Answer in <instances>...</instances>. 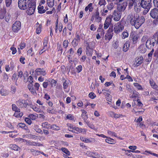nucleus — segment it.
<instances>
[{
	"instance_id": "nucleus-1",
	"label": "nucleus",
	"mask_w": 158,
	"mask_h": 158,
	"mask_svg": "<svg viewBox=\"0 0 158 158\" xmlns=\"http://www.w3.org/2000/svg\"><path fill=\"white\" fill-rule=\"evenodd\" d=\"M128 19L130 21L131 24L134 26L137 29L139 28L145 21L143 17H139L137 15L133 14H130L128 17Z\"/></svg>"
},
{
	"instance_id": "nucleus-2",
	"label": "nucleus",
	"mask_w": 158,
	"mask_h": 158,
	"mask_svg": "<svg viewBox=\"0 0 158 158\" xmlns=\"http://www.w3.org/2000/svg\"><path fill=\"white\" fill-rule=\"evenodd\" d=\"M128 4L129 9H131L134 6L135 11L137 13L141 10V7L139 6L140 0H125Z\"/></svg>"
},
{
	"instance_id": "nucleus-3",
	"label": "nucleus",
	"mask_w": 158,
	"mask_h": 158,
	"mask_svg": "<svg viewBox=\"0 0 158 158\" xmlns=\"http://www.w3.org/2000/svg\"><path fill=\"white\" fill-rule=\"evenodd\" d=\"M18 5L19 8L21 9L25 10L29 8V10L32 7L30 0H18Z\"/></svg>"
},
{
	"instance_id": "nucleus-4",
	"label": "nucleus",
	"mask_w": 158,
	"mask_h": 158,
	"mask_svg": "<svg viewBox=\"0 0 158 158\" xmlns=\"http://www.w3.org/2000/svg\"><path fill=\"white\" fill-rule=\"evenodd\" d=\"M124 25L122 23V21H121L114 24V31L115 33L119 34L124 29Z\"/></svg>"
},
{
	"instance_id": "nucleus-5",
	"label": "nucleus",
	"mask_w": 158,
	"mask_h": 158,
	"mask_svg": "<svg viewBox=\"0 0 158 158\" xmlns=\"http://www.w3.org/2000/svg\"><path fill=\"white\" fill-rule=\"evenodd\" d=\"M150 14L152 18L156 19L153 21L154 23L156 25H158V9L156 8L152 9Z\"/></svg>"
},
{
	"instance_id": "nucleus-6",
	"label": "nucleus",
	"mask_w": 158,
	"mask_h": 158,
	"mask_svg": "<svg viewBox=\"0 0 158 158\" xmlns=\"http://www.w3.org/2000/svg\"><path fill=\"white\" fill-rule=\"evenodd\" d=\"M122 13L119 11L114 10L112 15V18L113 20L117 22L121 19Z\"/></svg>"
},
{
	"instance_id": "nucleus-7",
	"label": "nucleus",
	"mask_w": 158,
	"mask_h": 158,
	"mask_svg": "<svg viewBox=\"0 0 158 158\" xmlns=\"http://www.w3.org/2000/svg\"><path fill=\"white\" fill-rule=\"evenodd\" d=\"M155 44H156V40L151 37L147 41L145 45L146 47L148 49H150L153 48Z\"/></svg>"
},
{
	"instance_id": "nucleus-8",
	"label": "nucleus",
	"mask_w": 158,
	"mask_h": 158,
	"mask_svg": "<svg viewBox=\"0 0 158 158\" xmlns=\"http://www.w3.org/2000/svg\"><path fill=\"white\" fill-rule=\"evenodd\" d=\"M21 23L19 21H16L13 24L12 29L14 32H17L21 29Z\"/></svg>"
},
{
	"instance_id": "nucleus-9",
	"label": "nucleus",
	"mask_w": 158,
	"mask_h": 158,
	"mask_svg": "<svg viewBox=\"0 0 158 158\" xmlns=\"http://www.w3.org/2000/svg\"><path fill=\"white\" fill-rule=\"evenodd\" d=\"M84 43L85 44L86 50L88 52L87 54L90 56H91L92 54V52H89V50L92 48V45L94 43L93 42H89L88 40L85 41L84 42Z\"/></svg>"
},
{
	"instance_id": "nucleus-10",
	"label": "nucleus",
	"mask_w": 158,
	"mask_h": 158,
	"mask_svg": "<svg viewBox=\"0 0 158 158\" xmlns=\"http://www.w3.org/2000/svg\"><path fill=\"white\" fill-rule=\"evenodd\" d=\"M139 6L143 8H147L148 9H150L152 6V3L150 2H148L146 1H145L140 0Z\"/></svg>"
},
{
	"instance_id": "nucleus-11",
	"label": "nucleus",
	"mask_w": 158,
	"mask_h": 158,
	"mask_svg": "<svg viewBox=\"0 0 158 158\" xmlns=\"http://www.w3.org/2000/svg\"><path fill=\"white\" fill-rule=\"evenodd\" d=\"M36 0H30L31 6H32L28 10V14L29 15L33 14L35 11L36 7Z\"/></svg>"
},
{
	"instance_id": "nucleus-12",
	"label": "nucleus",
	"mask_w": 158,
	"mask_h": 158,
	"mask_svg": "<svg viewBox=\"0 0 158 158\" xmlns=\"http://www.w3.org/2000/svg\"><path fill=\"white\" fill-rule=\"evenodd\" d=\"M113 30L112 28H109L108 30V32L105 35V39L108 42L110 41L113 36V33L112 32Z\"/></svg>"
},
{
	"instance_id": "nucleus-13",
	"label": "nucleus",
	"mask_w": 158,
	"mask_h": 158,
	"mask_svg": "<svg viewBox=\"0 0 158 158\" xmlns=\"http://www.w3.org/2000/svg\"><path fill=\"white\" fill-rule=\"evenodd\" d=\"M16 104L20 108L26 107L27 105L26 101L23 99H19L16 101Z\"/></svg>"
},
{
	"instance_id": "nucleus-14",
	"label": "nucleus",
	"mask_w": 158,
	"mask_h": 158,
	"mask_svg": "<svg viewBox=\"0 0 158 158\" xmlns=\"http://www.w3.org/2000/svg\"><path fill=\"white\" fill-rule=\"evenodd\" d=\"M95 19V21L97 23H99L101 22L102 18L100 16L98 9H97L96 10L95 12L93 15Z\"/></svg>"
},
{
	"instance_id": "nucleus-15",
	"label": "nucleus",
	"mask_w": 158,
	"mask_h": 158,
	"mask_svg": "<svg viewBox=\"0 0 158 158\" xmlns=\"http://www.w3.org/2000/svg\"><path fill=\"white\" fill-rule=\"evenodd\" d=\"M112 19L110 17L106 18V20L104 24V28L105 29H106L109 27L110 25L111 24Z\"/></svg>"
},
{
	"instance_id": "nucleus-16",
	"label": "nucleus",
	"mask_w": 158,
	"mask_h": 158,
	"mask_svg": "<svg viewBox=\"0 0 158 158\" xmlns=\"http://www.w3.org/2000/svg\"><path fill=\"white\" fill-rule=\"evenodd\" d=\"M127 4V2H124L122 4H120L118 6V10L120 11L121 12L124 11L125 10Z\"/></svg>"
},
{
	"instance_id": "nucleus-17",
	"label": "nucleus",
	"mask_w": 158,
	"mask_h": 158,
	"mask_svg": "<svg viewBox=\"0 0 158 158\" xmlns=\"http://www.w3.org/2000/svg\"><path fill=\"white\" fill-rule=\"evenodd\" d=\"M143 57L142 56H140L138 57L137 59H136L134 64L136 66H138L141 64L143 61Z\"/></svg>"
},
{
	"instance_id": "nucleus-18",
	"label": "nucleus",
	"mask_w": 158,
	"mask_h": 158,
	"mask_svg": "<svg viewBox=\"0 0 158 158\" xmlns=\"http://www.w3.org/2000/svg\"><path fill=\"white\" fill-rule=\"evenodd\" d=\"M17 127H18L21 128L22 129L25 130L27 133H29L30 132V131L28 127L26 125L23 123H20L18 124Z\"/></svg>"
},
{
	"instance_id": "nucleus-19",
	"label": "nucleus",
	"mask_w": 158,
	"mask_h": 158,
	"mask_svg": "<svg viewBox=\"0 0 158 158\" xmlns=\"http://www.w3.org/2000/svg\"><path fill=\"white\" fill-rule=\"evenodd\" d=\"M27 87L32 94L34 95H36L37 94V93L36 91H35V90L34 88L33 85L32 84H28L27 85Z\"/></svg>"
},
{
	"instance_id": "nucleus-20",
	"label": "nucleus",
	"mask_w": 158,
	"mask_h": 158,
	"mask_svg": "<svg viewBox=\"0 0 158 158\" xmlns=\"http://www.w3.org/2000/svg\"><path fill=\"white\" fill-rule=\"evenodd\" d=\"M151 87L158 92V86L153 80L149 81Z\"/></svg>"
},
{
	"instance_id": "nucleus-21",
	"label": "nucleus",
	"mask_w": 158,
	"mask_h": 158,
	"mask_svg": "<svg viewBox=\"0 0 158 158\" xmlns=\"http://www.w3.org/2000/svg\"><path fill=\"white\" fill-rule=\"evenodd\" d=\"M26 144L27 145L35 146H39L41 145V144L40 143H36L33 141H27L26 142Z\"/></svg>"
},
{
	"instance_id": "nucleus-22",
	"label": "nucleus",
	"mask_w": 158,
	"mask_h": 158,
	"mask_svg": "<svg viewBox=\"0 0 158 158\" xmlns=\"http://www.w3.org/2000/svg\"><path fill=\"white\" fill-rule=\"evenodd\" d=\"M48 81H49V85H51V87L55 86L57 82L56 81L54 80L53 79H48Z\"/></svg>"
},
{
	"instance_id": "nucleus-23",
	"label": "nucleus",
	"mask_w": 158,
	"mask_h": 158,
	"mask_svg": "<svg viewBox=\"0 0 158 158\" xmlns=\"http://www.w3.org/2000/svg\"><path fill=\"white\" fill-rule=\"evenodd\" d=\"M94 7L93 6V3H89L85 8V10L86 12L89 10V12H91L93 11Z\"/></svg>"
},
{
	"instance_id": "nucleus-24",
	"label": "nucleus",
	"mask_w": 158,
	"mask_h": 158,
	"mask_svg": "<svg viewBox=\"0 0 158 158\" xmlns=\"http://www.w3.org/2000/svg\"><path fill=\"white\" fill-rule=\"evenodd\" d=\"M139 51L142 53H144L146 51V49L145 47V45L143 44H141L139 47Z\"/></svg>"
},
{
	"instance_id": "nucleus-25",
	"label": "nucleus",
	"mask_w": 158,
	"mask_h": 158,
	"mask_svg": "<svg viewBox=\"0 0 158 158\" xmlns=\"http://www.w3.org/2000/svg\"><path fill=\"white\" fill-rule=\"evenodd\" d=\"M85 130V129H83L81 128H80L78 127H75L74 130H72V132L78 134L83 132V130Z\"/></svg>"
},
{
	"instance_id": "nucleus-26",
	"label": "nucleus",
	"mask_w": 158,
	"mask_h": 158,
	"mask_svg": "<svg viewBox=\"0 0 158 158\" xmlns=\"http://www.w3.org/2000/svg\"><path fill=\"white\" fill-rule=\"evenodd\" d=\"M84 35L83 34L77 32L75 34V37L74 39L80 42L81 39H83Z\"/></svg>"
},
{
	"instance_id": "nucleus-27",
	"label": "nucleus",
	"mask_w": 158,
	"mask_h": 158,
	"mask_svg": "<svg viewBox=\"0 0 158 158\" xmlns=\"http://www.w3.org/2000/svg\"><path fill=\"white\" fill-rule=\"evenodd\" d=\"M10 148L15 151H19L20 150V148L17 145L14 144H10L9 146Z\"/></svg>"
},
{
	"instance_id": "nucleus-28",
	"label": "nucleus",
	"mask_w": 158,
	"mask_h": 158,
	"mask_svg": "<svg viewBox=\"0 0 158 158\" xmlns=\"http://www.w3.org/2000/svg\"><path fill=\"white\" fill-rule=\"evenodd\" d=\"M130 43L129 41H126L124 44L123 47V51L124 52L127 51L128 49V48L130 47Z\"/></svg>"
},
{
	"instance_id": "nucleus-29",
	"label": "nucleus",
	"mask_w": 158,
	"mask_h": 158,
	"mask_svg": "<svg viewBox=\"0 0 158 158\" xmlns=\"http://www.w3.org/2000/svg\"><path fill=\"white\" fill-rule=\"evenodd\" d=\"M38 12L40 14H43L44 13L46 10L44 9V7L40 5L38 7Z\"/></svg>"
},
{
	"instance_id": "nucleus-30",
	"label": "nucleus",
	"mask_w": 158,
	"mask_h": 158,
	"mask_svg": "<svg viewBox=\"0 0 158 158\" xmlns=\"http://www.w3.org/2000/svg\"><path fill=\"white\" fill-rule=\"evenodd\" d=\"M109 11L110 10H108L107 9V8H104L102 10H101L100 13L102 16H105L109 13Z\"/></svg>"
},
{
	"instance_id": "nucleus-31",
	"label": "nucleus",
	"mask_w": 158,
	"mask_h": 158,
	"mask_svg": "<svg viewBox=\"0 0 158 158\" xmlns=\"http://www.w3.org/2000/svg\"><path fill=\"white\" fill-rule=\"evenodd\" d=\"M139 94L138 92L136 91H134L133 92L132 95L130 97V98L135 99L137 98L138 99L139 98Z\"/></svg>"
},
{
	"instance_id": "nucleus-32",
	"label": "nucleus",
	"mask_w": 158,
	"mask_h": 158,
	"mask_svg": "<svg viewBox=\"0 0 158 158\" xmlns=\"http://www.w3.org/2000/svg\"><path fill=\"white\" fill-rule=\"evenodd\" d=\"M107 138L105 139V141L106 143L111 144H114L116 143V141L113 139L108 137Z\"/></svg>"
},
{
	"instance_id": "nucleus-33",
	"label": "nucleus",
	"mask_w": 158,
	"mask_h": 158,
	"mask_svg": "<svg viewBox=\"0 0 158 158\" xmlns=\"http://www.w3.org/2000/svg\"><path fill=\"white\" fill-rule=\"evenodd\" d=\"M102 155H100L98 153L94 152L93 154V158H106V156L102 157Z\"/></svg>"
},
{
	"instance_id": "nucleus-34",
	"label": "nucleus",
	"mask_w": 158,
	"mask_h": 158,
	"mask_svg": "<svg viewBox=\"0 0 158 158\" xmlns=\"http://www.w3.org/2000/svg\"><path fill=\"white\" fill-rule=\"evenodd\" d=\"M23 115V114L22 112H20V110H18L15 111V113L14 114V116L16 117H20Z\"/></svg>"
},
{
	"instance_id": "nucleus-35",
	"label": "nucleus",
	"mask_w": 158,
	"mask_h": 158,
	"mask_svg": "<svg viewBox=\"0 0 158 158\" xmlns=\"http://www.w3.org/2000/svg\"><path fill=\"white\" fill-rule=\"evenodd\" d=\"M18 77L16 73H14L12 76V80L15 82V84L17 85V81L18 79Z\"/></svg>"
},
{
	"instance_id": "nucleus-36",
	"label": "nucleus",
	"mask_w": 158,
	"mask_h": 158,
	"mask_svg": "<svg viewBox=\"0 0 158 158\" xmlns=\"http://www.w3.org/2000/svg\"><path fill=\"white\" fill-rule=\"evenodd\" d=\"M134 86L139 90H143V89L142 86L137 83H134L133 84Z\"/></svg>"
},
{
	"instance_id": "nucleus-37",
	"label": "nucleus",
	"mask_w": 158,
	"mask_h": 158,
	"mask_svg": "<svg viewBox=\"0 0 158 158\" xmlns=\"http://www.w3.org/2000/svg\"><path fill=\"white\" fill-rule=\"evenodd\" d=\"M54 0H47V2L48 5L49 7H53L54 5Z\"/></svg>"
},
{
	"instance_id": "nucleus-38",
	"label": "nucleus",
	"mask_w": 158,
	"mask_h": 158,
	"mask_svg": "<svg viewBox=\"0 0 158 158\" xmlns=\"http://www.w3.org/2000/svg\"><path fill=\"white\" fill-rule=\"evenodd\" d=\"M6 12V10L4 9L0 11V19H2L4 18Z\"/></svg>"
},
{
	"instance_id": "nucleus-39",
	"label": "nucleus",
	"mask_w": 158,
	"mask_h": 158,
	"mask_svg": "<svg viewBox=\"0 0 158 158\" xmlns=\"http://www.w3.org/2000/svg\"><path fill=\"white\" fill-rule=\"evenodd\" d=\"M79 42L80 41L74 38L72 42V45L75 48L78 45Z\"/></svg>"
},
{
	"instance_id": "nucleus-40",
	"label": "nucleus",
	"mask_w": 158,
	"mask_h": 158,
	"mask_svg": "<svg viewBox=\"0 0 158 158\" xmlns=\"http://www.w3.org/2000/svg\"><path fill=\"white\" fill-rule=\"evenodd\" d=\"M129 35V33L127 31H123L122 34V38L123 39H124L128 37Z\"/></svg>"
},
{
	"instance_id": "nucleus-41",
	"label": "nucleus",
	"mask_w": 158,
	"mask_h": 158,
	"mask_svg": "<svg viewBox=\"0 0 158 158\" xmlns=\"http://www.w3.org/2000/svg\"><path fill=\"white\" fill-rule=\"evenodd\" d=\"M152 37L156 40V44H158V31L153 35Z\"/></svg>"
},
{
	"instance_id": "nucleus-42",
	"label": "nucleus",
	"mask_w": 158,
	"mask_h": 158,
	"mask_svg": "<svg viewBox=\"0 0 158 158\" xmlns=\"http://www.w3.org/2000/svg\"><path fill=\"white\" fill-rule=\"evenodd\" d=\"M106 7L108 10L111 11L114 7L113 3L110 2V3H108V5L106 6Z\"/></svg>"
},
{
	"instance_id": "nucleus-43",
	"label": "nucleus",
	"mask_w": 158,
	"mask_h": 158,
	"mask_svg": "<svg viewBox=\"0 0 158 158\" xmlns=\"http://www.w3.org/2000/svg\"><path fill=\"white\" fill-rule=\"evenodd\" d=\"M0 93L2 96H6L8 94V91L4 89H1Z\"/></svg>"
},
{
	"instance_id": "nucleus-44",
	"label": "nucleus",
	"mask_w": 158,
	"mask_h": 158,
	"mask_svg": "<svg viewBox=\"0 0 158 158\" xmlns=\"http://www.w3.org/2000/svg\"><path fill=\"white\" fill-rule=\"evenodd\" d=\"M28 117L31 119L35 120L38 118V115L37 114H30Z\"/></svg>"
},
{
	"instance_id": "nucleus-45",
	"label": "nucleus",
	"mask_w": 158,
	"mask_h": 158,
	"mask_svg": "<svg viewBox=\"0 0 158 158\" xmlns=\"http://www.w3.org/2000/svg\"><path fill=\"white\" fill-rule=\"evenodd\" d=\"M11 107L12 110L14 111H18V110H20V109L18 108V107L15 104H12L11 105Z\"/></svg>"
},
{
	"instance_id": "nucleus-46",
	"label": "nucleus",
	"mask_w": 158,
	"mask_h": 158,
	"mask_svg": "<svg viewBox=\"0 0 158 158\" xmlns=\"http://www.w3.org/2000/svg\"><path fill=\"white\" fill-rule=\"evenodd\" d=\"M66 119L75 121L74 117L72 114H68L66 117Z\"/></svg>"
},
{
	"instance_id": "nucleus-47",
	"label": "nucleus",
	"mask_w": 158,
	"mask_h": 158,
	"mask_svg": "<svg viewBox=\"0 0 158 158\" xmlns=\"http://www.w3.org/2000/svg\"><path fill=\"white\" fill-rule=\"evenodd\" d=\"M61 150L68 156H70V152L67 149L65 148H61Z\"/></svg>"
},
{
	"instance_id": "nucleus-48",
	"label": "nucleus",
	"mask_w": 158,
	"mask_h": 158,
	"mask_svg": "<svg viewBox=\"0 0 158 158\" xmlns=\"http://www.w3.org/2000/svg\"><path fill=\"white\" fill-rule=\"evenodd\" d=\"M86 143H94L95 142L96 140L95 139L93 138H86Z\"/></svg>"
},
{
	"instance_id": "nucleus-49",
	"label": "nucleus",
	"mask_w": 158,
	"mask_h": 158,
	"mask_svg": "<svg viewBox=\"0 0 158 158\" xmlns=\"http://www.w3.org/2000/svg\"><path fill=\"white\" fill-rule=\"evenodd\" d=\"M88 106H91V107L94 108L95 107L96 104H91L90 102H87L84 104V106L85 108H86Z\"/></svg>"
},
{
	"instance_id": "nucleus-50",
	"label": "nucleus",
	"mask_w": 158,
	"mask_h": 158,
	"mask_svg": "<svg viewBox=\"0 0 158 158\" xmlns=\"http://www.w3.org/2000/svg\"><path fill=\"white\" fill-rule=\"evenodd\" d=\"M36 33L37 34H40L41 31L42 25H39L37 27H36Z\"/></svg>"
},
{
	"instance_id": "nucleus-51",
	"label": "nucleus",
	"mask_w": 158,
	"mask_h": 158,
	"mask_svg": "<svg viewBox=\"0 0 158 158\" xmlns=\"http://www.w3.org/2000/svg\"><path fill=\"white\" fill-rule=\"evenodd\" d=\"M67 125V126L68 127L69 130L72 132V130H74L75 127L74 126L70 123H68Z\"/></svg>"
},
{
	"instance_id": "nucleus-52",
	"label": "nucleus",
	"mask_w": 158,
	"mask_h": 158,
	"mask_svg": "<svg viewBox=\"0 0 158 158\" xmlns=\"http://www.w3.org/2000/svg\"><path fill=\"white\" fill-rule=\"evenodd\" d=\"M149 39L148 38V37L147 36H143L141 39V42L142 43V44H145L146 43V41L147 40H148Z\"/></svg>"
},
{
	"instance_id": "nucleus-53",
	"label": "nucleus",
	"mask_w": 158,
	"mask_h": 158,
	"mask_svg": "<svg viewBox=\"0 0 158 158\" xmlns=\"http://www.w3.org/2000/svg\"><path fill=\"white\" fill-rule=\"evenodd\" d=\"M50 127L51 129L53 130L57 131L60 129V127L55 124L52 125Z\"/></svg>"
},
{
	"instance_id": "nucleus-54",
	"label": "nucleus",
	"mask_w": 158,
	"mask_h": 158,
	"mask_svg": "<svg viewBox=\"0 0 158 158\" xmlns=\"http://www.w3.org/2000/svg\"><path fill=\"white\" fill-rule=\"evenodd\" d=\"M16 141L18 142H26L27 140L21 138H17L15 139Z\"/></svg>"
},
{
	"instance_id": "nucleus-55",
	"label": "nucleus",
	"mask_w": 158,
	"mask_h": 158,
	"mask_svg": "<svg viewBox=\"0 0 158 158\" xmlns=\"http://www.w3.org/2000/svg\"><path fill=\"white\" fill-rule=\"evenodd\" d=\"M42 126L44 128H49L50 127V124L48 122H44L42 123Z\"/></svg>"
},
{
	"instance_id": "nucleus-56",
	"label": "nucleus",
	"mask_w": 158,
	"mask_h": 158,
	"mask_svg": "<svg viewBox=\"0 0 158 158\" xmlns=\"http://www.w3.org/2000/svg\"><path fill=\"white\" fill-rule=\"evenodd\" d=\"M49 84V82L48 81V79H46L45 81L43 83V87L44 88H47Z\"/></svg>"
},
{
	"instance_id": "nucleus-57",
	"label": "nucleus",
	"mask_w": 158,
	"mask_h": 158,
	"mask_svg": "<svg viewBox=\"0 0 158 158\" xmlns=\"http://www.w3.org/2000/svg\"><path fill=\"white\" fill-rule=\"evenodd\" d=\"M69 42L67 40H65L63 43V47L65 48H66L68 46Z\"/></svg>"
},
{
	"instance_id": "nucleus-58",
	"label": "nucleus",
	"mask_w": 158,
	"mask_h": 158,
	"mask_svg": "<svg viewBox=\"0 0 158 158\" xmlns=\"http://www.w3.org/2000/svg\"><path fill=\"white\" fill-rule=\"evenodd\" d=\"M108 134L111 136H114L115 137H117L116 134L114 132L112 131H107Z\"/></svg>"
},
{
	"instance_id": "nucleus-59",
	"label": "nucleus",
	"mask_w": 158,
	"mask_h": 158,
	"mask_svg": "<svg viewBox=\"0 0 158 158\" xmlns=\"http://www.w3.org/2000/svg\"><path fill=\"white\" fill-rule=\"evenodd\" d=\"M49 38L48 37H45L43 42V46H47L48 41V40Z\"/></svg>"
},
{
	"instance_id": "nucleus-60",
	"label": "nucleus",
	"mask_w": 158,
	"mask_h": 158,
	"mask_svg": "<svg viewBox=\"0 0 158 158\" xmlns=\"http://www.w3.org/2000/svg\"><path fill=\"white\" fill-rule=\"evenodd\" d=\"M76 69L77 70V72L79 73L81 71L82 69V67L81 65H79L77 67Z\"/></svg>"
},
{
	"instance_id": "nucleus-61",
	"label": "nucleus",
	"mask_w": 158,
	"mask_h": 158,
	"mask_svg": "<svg viewBox=\"0 0 158 158\" xmlns=\"http://www.w3.org/2000/svg\"><path fill=\"white\" fill-rule=\"evenodd\" d=\"M97 31L100 34L101 36H103L104 35L105 32L103 29L98 28Z\"/></svg>"
},
{
	"instance_id": "nucleus-62",
	"label": "nucleus",
	"mask_w": 158,
	"mask_h": 158,
	"mask_svg": "<svg viewBox=\"0 0 158 158\" xmlns=\"http://www.w3.org/2000/svg\"><path fill=\"white\" fill-rule=\"evenodd\" d=\"M88 96L89 97L92 99H93L96 97L95 94L93 92L89 93Z\"/></svg>"
},
{
	"instance_id": "nucleus-63",
	"label": "nucleus",
	"mask_w": 158,
	"mask_h": 158,
	"mask_svg": "<svg viewBox=\"0 0 158 158\" xmlns=\"http://www.w3.org/2000/svg\"><path fill=\"white\" fill-rule=\"evenodd\" d=\"M31 108L33 109V110L37 112H41V110L39 108L36 107L35 106H32L31 107Z\"/></svg>"
},
{
	"instance_id": "nucleus-64",
	"label": "nucleus",
	"mask_w": 158,
	"mask_h": 158,
	"mask_svg": "<svg viewBox=\"0 0 158 158\" xmlns=\"http://www.w3.org/2000/svg\"><path fill=\"white\" fill-rule=\"evenodd\" d=\"M106 4V2L105 0H100L98 2V4L100 6L102 5L105 6Z\"/></svg>"
}]
</instances>
